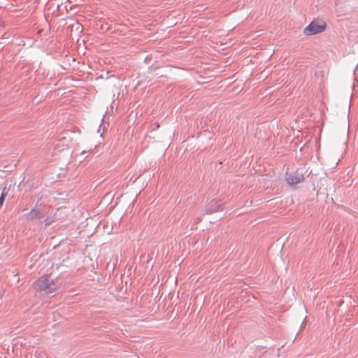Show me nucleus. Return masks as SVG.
<instances>
[{
  "label": "nucleus",
  "instance_id": "423d86ee",
  "mask_svg": "<svg viewBox=\"0 0 358 358\" xmlns=\"http://www.w3.org/2000/svg\"><path fill=\"white\" fill-rule=\"evenodd\" d=\"M217 210H218V209H215L214 210H210V211H208V213H213L216 212Z\"/></svg>",
  "mask_w": 358,
  "mask_h": 358
},
{
  "label": "nucleus",
  "instance_id": "f03ea898",
  "mask_svg": "<svg viewBox=\"0 0 358 358\" xmlns=\"http://www.w3.org/2000/svg\"><path fill=\"white\" fill-rule=\"evenodd\" d=\"M327 29V22L320 19L313 20L303 30V34L306 36H310L324 32Z\"/></svg>",
  "mask_w": 358,
  "mask_h": 358
},
{
  "label": "nucleus",
  "instance_id": "20e7f679",
  "mask_svg": "<svg viewBox=\"0 0 358 358\" xmlns=\"http://www.w3.org/2000/svg\"><path fill=\"white\" fill-rule=\"evenodd\" d=\"M29 219L34 220L37 217H41V213L39 209L38 208H33L31 210L28 215Z\"/></svg>",
  "mask_w": 358,
  "mask_h": 358
},
{
  "label": "nucleus",
  "instance_id": "7ed1b4c3",
  "mask_svg": "<svg viewBox=\"0 0 358 358\" xmlns=\"http://www.w3.org/2000/svg\"><path fill=\"white\" fill-rule=\"evenodd\" d=\"M303 180V176L302 174L299 173L298 172H292L287 175L286 178V180L289 185H296L299 183Z\"/></svg>",
  "mask_w": 358,
  "mask_h": 358
},
{
  "label": "nucleus",
  "instance_id": "39448f33",
  "mask_svg": "<svg viewBox=\"0 0 358 358\" xmlns=\"http://www.w3.org/2000/svg\"><path fill=\"white\" fill-rule=\"evenodd\" d=\"M5 194H2L1 196H0V208L2 206L3 202H4V200H5Z\"/></svg>",
  "mask_w": 358,
  "mask_h": 358
},
{
  "label": "nucleus",
  "instance_id": "f257e3e1",
  "mask_svg": "<svg viewBox=\"0 0 358 358\" xmlns=\"http://www.w3.org/2000/svg\"><path fill=\"white\" fill-rule=\"evenodd\" d=\"M60 284L57 278L51 279L48 275L41 276L34 283V289L37 291H44L51 294L59 288Z\"/></svg>",
  "mask_w": 358,
  "mask_h": 358
}]
</instances>
